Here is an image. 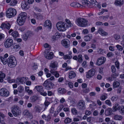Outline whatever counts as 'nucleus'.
Segmentation results:
<instances>
[{
  "label": "nucleus",
  "mask_w": 124,
  "mask_h": 124,
  "mask_svg": "<svg viewBox=\"0 0 124 124\" xmlns=\"http://www.w3.org/2000/svg\"><path fill=\"white\" fill-rule=\"evenodd\" d=\"M27 18V14L25 12H22L19 14L17 19V21L19 25H23Z\"/></svg>",
  "instance_id": "obj_1"
},
{
  "label": "nucleus",
  "mask_w": 124,
  "mask_h": 124,
  "mask_svg": "<svg viewBox=\"0 0 124 124\" xmlns=\"http://www.w3.org/2000/svg\"><path fill=\"white\" fill-rule=\"evenodd\" d=\"M8 66L10 67H14L17 64V62L15 58L12 55H11L8 57Z\"/></svg>",
  "instance_id": "obj_2"
},
{
  "label": "nucleus",
  "mask_w": 124,
  "mask_h": 124,
  "mask_svg": "<svg viewBox=\"0 0 124 124\" xmlns=\"http://www.w3.org/2000/svg\"><path fill=\"white\" fill-rule=\"evenodd\" d=\"M88 21L83 18H79L77 21V25L82 27H86L88 24Z\"/></svg>",
  "instance_id": "obj_3"
},
{
  "label": "nucleus",
  "mask_w": 124,
  "mask_h": 124,
  "mask_svg": "<svg viewBox=\"0 0 124 124\" xmlns=\"http://www.w3.org/2000/svg\"><path fill=\"white\" fill-rule=\"evenodd\" d=\"M16 14V11L14 8H9L7 10L6 14L7 17L10 18L15 16Z\"/></svg>",
  "instance_id": "obj_4"
},
{
  "label": "nucleus",
  "mask_w": 124,
  "mask_h": 124,
  "mask_svg": "<svg viewBox=\"0 0 124 124\" xmlns=\"http://www.w3.org/2000/svg\"><path fill=\"white\" fill-rule=\"evenodd\" d=\"M11 111L15 117L18 116L21 113V111L19 108L16 105H14L12 107Z\"/></svg>",
  "instance_id": "obj_5"
},
{
  "label": "nucleus",
  "mask_w": 124,
  "mask_h": 124,
  "mask_svg": "<svg viewBox=\"0 0 124 124\" xmlns=\"http://www.w3.org/2000/svg\"><path fill=\"white\" fill-rule=\"evenodd\" d=\"M54 79V76H51L49 79L46 80L43 83L44 86L46 88L47 90H50L52 86V84L50 81L51 80H53Z\"/></svg>",
  "instance_id": "obj_6"
},
{
  "label": "nucleus",
  "mask_w": 124,
  "mask_h": 124,
  "mask_svg": "<svg viewBox=\"0 0 124 124\" xmlns=\"http://www.w3.org/2000/svg\"><path fill=\"white\" fill-rule=\"evenodd\" d=\"M67 24L62 22H58L56 24V26L59 30L64 31L66 30Z\"/></svg>",
  "instance_id": "obj_7"
},
{
  "label": "nucleus",
  "mask_w": 124,
  "mask_h": 124,
  "mask_svg": "<svg viewBox=\"0 0 124 124\" xmlns=\"http://www.w3.org/2000/svg\"><path fill=\"white\" fill-rule=\"evenodd\" d=\"M13 41L12 39L8 38L4 40V45L6 48H8L13 45Z\"/></svg>",
  "instance_id": "obj_8"
},
{
  "label": "nucleus",
  "mask_w": 124,
  "mask_h": 124,
  "mask_svg": "<svg viewBox=\"0 0 124 124\" xmlns=\"http://www.w3.org/2000/svg\"><path fill=\"white\" fill-rule=\"evenodd\" d=\"M9 93L8 90L5 88H2L0 89V95L1 96L7 97Z\"/></svg>",
  "instance_id": "obj_9"
},
{
  "label": "nucleus",
  "mask_w": 124,
  "mask_h": 124,
  "mask_svg": "<svg viewBox=\"0 0 124 124\" xmlns=\"http://www.w3.org/2000/svg\"><path fill=\"white\" fill-rule=\"evenodd\" d=\"M95 70L94 69H91L86 72V77L88 78H90L93 77L95 74Z\"/></svg>",
  "instance_id": "obj_10"
},
{
  "label": "nucleus",
  "mask_w": 124,
  "mask_h": 124,
  "mask_svg": "<svg viewBox=\"0 0 124 124\" xmlns=\"http://www.w3.org/2000/svg\"><path fill=\"white\" fill-rule=\"evenodd\" d=\"M106 58L104 57H101L98 58L96 63L98 66H100L104 63L106 61Z\"/></svg>",
  "instance_id": "obj_11"
},
{
  "label": "nucleus",
  "mask_w": 124,
  "mask_h": 124,
  "mask_svg": "<svg viewBox=\"0 0 124 124\" xmlns=\"http://www.w3.org/2000/svg\"><path fill=\"white\" fill-rule=\"evenodd\" d=\"M61 43L63 46L65 48H68L70 46V41L67 39H64L62 40Z\"/></svg>",
  "instance_id": "obj_12"
},
{
  "label": "nucleus",
  "mask_w": 124,
  "mask_h": 124,
  "mask_svg": "<svg viewBox=\"0 0 124 124\" xmlns=\"http://www.w3.org/2000/svg\"><path fill=\"white\" fill-rule=\"evenodd\" d=\"M21 6L23 9H27L30 8V5L28 4L27 1L23 0L21 4Z\"/></svg>",
  "instance_id": "obj_13"
},
{
  "label": "nucleus",
  "mask_w": 124,
  "mask_h": 124,
  "mask_svg": "<svg viewBox=\"0 0 124 124\" xmlns=\"http://www.w3.org/2000/svg\"><path fill=\"white\" fill-rule=\"evenodd\" d=\"M78 106L80 109L83 110L85 108V102L83 100L79 101L78 103Z\"/></svg>",
  "instance_id": "obj_14"
},
{
  "label": "nucleus",
  "mask_w": 124,
  "mask_h": 124,
  "mask_svg": "<svg viewBox=\"0 0 124 124\" xmlns=\"http://www.w3.org/2000/svg\"><path fill=\"white\" fill-rule=\"evenodd\" d=\"M11 26V24L9 23H2L0 26V28L2 29H7L8 30L10 29Z\"/></svg>",
  "instance_id": "obj_15"
},
{
  "label": "nucleus",
  "mask_w": 124,
  "mask_h": 124,
  "mask_svg": "<svg viewBox=\"0 0 124 124\" xmlns=\"http://www.w3.org/2000/svg\"><path fill=\"white\" fill-rule=\"evenodd\" d=\"M28 79V78L26 77L18 78L17 79V83L19 84H23L26 82Z\"/></svg>",
  "instance_id": "obj_16"
},
{
  "label": "nucleus",
  "mask_w": 124,
  "mask_h": 124,
  "mask_svg": "<svg viewBox=\"0 0 124 124\" xmlns=\"http://www.w3.org/2000/svg\"><path fill=\"white\" fill-rule=\"evenodd\" d=\"M33 35V34L31 32H27L23 35L22 37L23 40H26L28 38H30Z\"/></svg>",
  "instance_id": "obj_17"
},
{
  "label": "nucleus",
  "mask_w": 124,
  "mask_h": 124,
  "mask_svg": "<svg viewBox=\"0 0 124 124\" xmlns=\"http://www.w3.org/2000/svg\"><path fill=\"white\" fill-rule=\"evenodd\" d=\"M44 26L47 27L48 29H51L52 27V24L50 21L49 20H46L44 23Z\"/></svg>",
  "instance_id": "obj_18"
},
{
  "label": "nucleus",
  "mask_w": 124,
  "mask_h": 124,
  "mask_svg": "<svg viewBox=\"0 0 124 124\" xmlns=\"http://www.w3.org/2000/svg\"><path fill=\"white\" fill-rule=\"evenodd\" d=\"M14 30L12 29H10L9 31L8 32L9 34H10V33L12 32L11 34L12 36L14 38H16L18 37L19 34L17 31H13Z\"/></svg>",
  "instance_id": "obj_19"
},
{
  "label": "nucleus",
  "mask_w": 124,
  "mask_h": 124,
  "mask_svg": "<svg viewBox=\"0 0 124 124\" xmlns=\"http://www.w3.org/2000/svg\"><path fill=\"white\" fill-rule=\"evenodd\" d=\"M50 67L52 69L56 70L58 67V63L55 61H52L50 63Z\"/></svg>",
  "instance_id": "obj_20"
},
{
  "label": "nucleus",
  "mask_w": 124,
  "mask_h": 124,
  "mask_svg": "<svg viewBox=\"0 0 124 124\" xmlns=\"http://www.w3.org/2000/svg\"><path fill=\"white\" fill-rule=\"evenodd\" d=\"M105 121L107 123L103 122L102 124H116L114 121H111L110 118L108 117H106L105 119Z\"/></svg>",
  "instance_id": "obj_21"
},
{
  "label": "nucleus",
  "mask_w": 124,
  "mask_h": 124,
  "mask_svg": "<svg viewBox=\"0 0 124 124\" xmlns=\"http://www.w3.org/2000/svg\"><path fill=\"white\" fill-rule=\"evenodd\" d=\"M4 56L0 57V59L4 64H6L8 63V61L5 58L7 57L8 56V55H4Z\"/></svg>",
  "instance_id": "obj_22"
},
{
  "label": "nucleus",
  "mask_w": 124,
  "mask_h": 124,
  "mask_svg": "<svg viewBox=\"0 0 124 124\" xmlns=\"http://www.w3.org/2000/svg\"><path fill=\"white\" fill-rule=\"evenodd\" d=\"M23 113L24 116H26L27 118H31L32 117V114L27 110H25L23 112Z\"/></svg>",
  "instance_id": "obj_23"
},
{
  "label": "nucleus",
  "mask_w": 124,
  "mask_h": 124,
  "mask_svg": "<svg viewBox=\"0 0 124 124\" xmlns=\"http://www.w3.org/2000/svg\"><path fill=\"white\" fill-rule=\"evenodd\" d=\"M82 3L83 6L91 7L90 5V2L86 0H84L82 1Z\"/></svg>",
  "instance_id": "obj_24"
},
{
  "label": "nucleus",
  "mask_w": 124,
  "mask_h": 124,
  "mask_svg": "<svg viewBox=\"0 0 124 124\" xmlns=\"http://www.w3.org/2000/svg\"><path fill=\"white\" fill-rule=\"evenodd\" d=\"M113 111L112 109L111 108H108L106 110L105 112V114L107 116H108L110 115Z\"/></svg>",
  "instance_id": "obj_25"
},
{
  "label": "nucleus",
  "mask_w": 124,
  "mask_h": 124,
  "mask_svg": "<svg viewBox=\"0 0 124 124\" xmlns=\"http://www.w3.org/2000/svg\"><path fill=\"white\" fill-rule=\"evenodd\" d=\"M36 18L39 20H41L44 19V16L42 14L40 13H37L35 15Z\"/></svg>",
  "instance_id": "obj_26"
},
{
  "label": "nucleus",
  "mask_w": 124,
  "mask_h": 124,
  "mask_svg": "<svg viewBox=\"0 0 124 124\" xmlns=\"http://www.w3.org/2000/svg\"><path fill=\"white\" fill-rule=\"evenodd\" d=\"M73 59L74 60H77V59H78V62H79L80 63L82 61L81 55H78V57L77 56L75 55L73 57Z\"/></svg>",
  "instance_id": "obj_27"
},
{
  "label": "nucleus",
  "mask_w": 124,
  "mask_h": 124,
  "mask_svg": "<svg viewBox=\"0 0 124 124\" xmlns=\"http://www.w3.org/2000/svg\"><path fill=\"white\" fill-rule=\"evenodd\" d=\"M98 31L100 34L102 36H106L108 35V33L105 32L101 28H99L98 30Z\"/></svg>",
  "instance_id": "obj_28"
},
{
  "label": "nucleus",
  "mask_w": 124,
  "mask_h": 124,
  "mask_svg": "<svg viewBox=\"0 0 124 124\" xmlns=\"http://www.w3.org/2000/svg\"><path fill=\"white\" fill-rule=\"evenodd\" d=\"M92 35L91 34H89L85 36L84 38V39L85 41H89L92 38Z\"/></svg>",
  "instance_id": "obj_29"
},
{
  "label": "nucleus",
  "mask_w": 124,
  "mask_h": 124,
  "mask_svg": "<svg viewBox=\"0 0 124 124\" xmlns=\"http://www.w3.org/2000/svg\"><path fill=\"white\" fill-rule=\"evenodd\" d=\"M6 76V74L2 71H0V83H2L4 81L3 79Z\"/></svg>",
  "instance_id": "obj_30"
},
{
  "label": "nucleus",
  "mask_w": 124,
  "mask_h": 124,
  "mask_svg": "<svg viewBox=\"0 0 124 124\" xmlns=\"http://www.w3.org/2000/svg\"><path fill=\"white\" fill-rule=\"evenodd\" d=\"M123 0H116L115 2V4L117 6H121L124 4Z\"/></svg>",
  "instance_id": "obj_31"
},
{
  "label": "nucleus",
  "mask_w": 124,
  "mask_h": 124,
  "mask_svg": "<svg viewBox=\"0 0 124 124\" xmlns=\"http://www.w3.org/2000/svg\"><path fill=\"white\" fill-rule=\"evenodd\" d=\"M123 118L122 116L120 115L116 114L114 116V119L116 120L120 121Z\"/></svg>",
  "instance_id": "obj_32"
},
{
  "label": "nucleus",
  "mask_w": 124,
  "mask_h": 124,
  "mask_svg": "<svg viewBox=\"0 0 124 124\" xmlns=\"http://www.w3.org/2000/svg\"><path fill=\"white\" fill-rule=\"evenodd\" d=\"M7 80L8 82L10 83H17V79L15 80L14 79H11V77L9 76H7Z\"/></svg>",
  "instance_id": "obj_33"
},
{
  "label": "nucleus",
  "mask_w": 124,
  "mask_h": 124,
  "mask_svg": "<svg viewBox=\"0 0 124 124\" xmlns=\"http://www.w3.org/2000/svg\"><path fill=\"white\" fill-rule=\"evenodd\" d=\"M76 76L75 73L73 71H70L69 74V78L70 79H71L75 77Z\"/></svg>",
  "instance_id": "obj_34"
},
{
  "label": "nucleus",
  "mask_w": 124,
  "mask_h": 124,
  "mask_svg": "<svg viewBox=\"0 0 124 124\" xmlns=\"http://www.w3.org/2000/svg\"><path fill=\"white\" fill-rule=\"evenodd\" d=\"M43 106L42 105L39 106L37 105L34 108V109L37 111L39 112L40 111L42 110L43 108Z\"/></svg>",
  "instance_id": "obj_35"
},
{
  "label": "nucleus",
  "mask_w": 124,
  "mask_h": 124,
  "mask_svg": "<svg viewBox=\"0 0 124 124\" xmlns=\"http://www.w3.org/2000/svg\"><path fill=\"white\" fill-rule=\"evenodd\" d=\"M50 71L51 73L54 75L56 78H58L59 77V74L57 71H54L53 70H51Z\"/></svg>",
  "instance_id": "obj_36"
},
{
  "label": "nucleus",
  "mask_w": 124,
  "mask_h": 124,
  "mask_svg": "<svg viewBox=\"0 0 124 124\" xmlns=\"http://www.w3.org/2000/svg\"><path fill=\"white\" fill-rule=\"evenodd\" d=\"M120 106L118 104H115V105L113 106L112 108L114 111H116L117 110H119Z\"/></svg>",
  "instance_id": "obj_37"
},
{
  "label": "nucleus",
  "mask_w": 124,
  "mask_h": 124,
  "mask_svg": "<svg viewBox=\"0 0 124 124\" xmlns=\"http://www.w3.org/2000/svg\"><path fill=\"white\" fill-rule=\"evenodd\" d=\"M35 89H36L38 92H41L43 91V88L41 86H37L35 87Z\"/></svg>",
  "instance_id": "obj_38"
},
{
  "label": "nucleus",
  "mask_w": 124,
  "mask_h": 124,
  "mask_svg": "<svg viewBox=\"0 0 124 124\" xmlns=\"http://www.w3.org/2000/svg\"><path fill=\"white\" fill-rule=\"evenodd\" d=\"M119 75L118 74L114 73L112 77L107 78V79L108 80H113L114 78H116Z\"/></svg>",
  "instance_id": "obj_39"
},
{
  "label": "nucleus",
  "mask_w": 124,
  "mask_h": 124,
  "mask_svg": "<svg viewBox=\"0 0 124 124\" xmlns=\"http://www.w3.org/2000/svg\"><path fill=\"white\" fill-rule=\"evenodd\" d=\"M108 95L107 93H104L101 95L100 97V99L102 101H104L106 100L108 96Z\"/></svg>",
  "instance_id": "obj_40"
},
{
  "label": "nucleus",
  "mask_w": 124,
  "mask_h": 124,
  "mask_svg": "<svg viewBox=\"0 0 124 124\" xmlns=\"http://www.w3.org/2000/svg\"><path fill=\"white\" fill-rule=\"evenodd\" d=\"M98 2L96 0H91V2H90V5L91 4V5L93 6L96 7L97 4Z\"/></svg>",
  "instance_id": "obj_41"
},
{
  "label": "nucleus",
  "mask_w": 124,
  "mask_h": 124,
  "mask_svg": "<svg viewBox=\"0 0 124 124\" xmlns=\"http://www.w3.org/2000/svg\"><path fill=\"white\" fill-rule=\"evenodd\" d=\"M120 83L118 82L115 81L113 85V88H115L118 87Z\"/></svg>",
  "instance_id": "obj_42"
},
{
  "label": "nucleus",
  "mask_w": 124,
  "mask_h": 124,
  "mask_svg": "<svg viewBox=\"0 0 124 124\" xmlns=\"http://www.w3.org/2000/svg\"><path fill=\"white\" fill-rule=\"evenodd\" d=\"M58 93L60 94H63L65 93L66 90L64 88H60L58 89Z\"/></svg>",
  "instance_id": "obj_43"
},
{
  "label": "nucleus",
  "mask_w": 124,
  "mask_h": 124,
  "mask_svg": "<svg viewBox=\"0 0 124 124\" xmlns=\"http://www.w3.org/2000/svg\"><path fill=\"white\" fill-rule=\"evenodd\" d=\"M94 120V119L93 117H89L87 119V120L88 122L90 123H92L93 122Z\"/></svg>",
  "instance_id": "obj_44"
},
{
  "label": "nucleus",
  "mask_w": 124,
  "mask_h": 124,
  "mask_svg": "<svg viewBox=\"0 0 124 124\" xmlns=\"http://www.w3.org/2000/svg\"><path fill=\"white\" fill-rule=\"evenodd\" d=\"M71 112L74 115H76L78 113L77 110L75 108H73L71 109Z\"/></svg>",
  "instance_id": "obj_45"
},
{
  "label": "nucleus",
  "mask_w": 124,
  "mask_h": 124,
  "mask_svg": "<svg viewBox=\"0 0 124 124\" xmlns=\"http://www.w3.org/2000/svg\"><path fill=\"white\" fill-rule=\"evenodd\" d=\"M49 49H46L43 53L44 54H54L52 52H50Z\"/></svg>",
  "instance_id": "obj_46"
},
{
  "label": "nucleus",
  "mask_w": 124,
  "mask_h": 124,
  "mask_svg": "<svg viewBox=\"0 0 124 124\" xmlns=\"http://www.w3.org/2000/svg\"><path fill=\"white\" fill-rule=\"evenodd\" d=\"M119 110L121 114L123 115H124V106H121Z\"/></svg>",
  "instance_id": "obj_47"
},
{
  "label": "nucleus",
  "mask_w": 124,
  "mask_h": 124,
  "mask_svg": "<svg viewBox=\"0 0 124 124\" xmlns=\"http://www.w3.org/2000/svg\"><path fill=\"white\" fill-rule=\"evenodd\" d=\"M24 89L22 85H20L17 88L18 91L20 93L22 92Z\"/></svg>",
  "instance_id": "obj_48"
},
{
  "label": "nucleus",
  "mask_w": 124,
  "mask_h": 124,
  "mask_svg": "<svg viewBox=\"0 0 124 124\" xmlns=\"http://www.w3.org/2000/svg\"><path fill=\"white\" fill-rule=\"evenodd\" d=\"M45 56L47 59H51L53 57L54 55H45Z\"/></svg>",
  "instance_id": "obj_49"
},
{
  "label": "nucleus",
  "mask_w": 124,
  "mask_h": 124,
  "mask_svg": "<svg viewBox=\"0 0 124 124\" xmlns=\"http://www.w3.org/2000/svg\"><path fill=\"white\" fill-rule=\"evenodd\" d=\"M71 119L67 117L65 119L64 122L65 124H67L71 122Z\"/></svg>",
  "instance_id": "obj_50"
},
{
  "label": "nucleus",
  "mask_w": 124,
  "mask_h": 124,
  "mask_svg": "<svg viewBox=\"0 0 124 124\" xmlns=\"http://www.w3.org/2000/svg\"><path fill=\"white\" fill-rule=\"evenodd\" d=\"M26 91L29 94H31L32 93V91L30 90L28 86H26L25 88Z\"/></svg>",
  "instance_id": "obj_51"
},
{
  "label": "nucleus",
  "mask_w": 124,
  "mask_h": 124,
  "mask_svg": "<svg viewBox=\"0 0 124 124\" xmlns=\"http://www.w3.org/2000/svg\"><path fill=\"white\" fill-rule=\"evenodd\" d=\"M44 46L45 48H47V49L50 50L51 48V46L47 43L45 44L44 45Z\"/></svg>",
  "instance_id": "obj_52"
},
{
  "label": "nucleus",
  "mask_w": 124,
  "mask_h": 124,
  "mask_svg": "<svg viewBox=\"0 0 124 124\" xmlns=\"http://www.w3.org/2000/svg\"><path fill=\"white\" fill-rule=\"evenodd\" d=\"M106 104L110 107L112 106L111 103V101L109 100H107L105 101Z\"/></svg>",
  "instance_id": "obj_53"
},
{
  "label": "nucleus",
  "mask_w": 124,
  "mask_h": 124,
  "mask_svg": "<svg viewBox=\"0 0 124 124\" xmlns=\"http://www.w3.org/2000/svg\"><path fill=\"white\" fill-rule=\"evenodd\" d=\"M17 3V1L16 0H12L10 4L11 5L14 6Z\"/></svg>",
  "instance_id": "obj_54"
},
{
  "label": "nucleus",
  "mask_w": 124,
  "mask_h": 124,
  "mask_svg": "<svg viewBox=\"0 0 124 124\" xmlns=\"http://www.w3.org/2000/svg\"><path fill=\"white\" fill-rule=\"evenodd\" d=\"M72 57L71 55H65L64 56V59H70Z\"/></svg>",
  "instance_id": "obj_55"
},
{
  "label": "nucleus",
  "mask_w": 124,
  "mask_h": 124,
  "mask_svg": "<svg viewBox=\"0 0 124 124\" xmlns=\"http://www.w3.org/2000/svg\"><path fill=\"white\" fill-rule=\"evenodd\" d=\"M114 37L116 40H118L120 38V36L118 34H115L114 36Z\"/></svg>",
  "instance_id": "obj_56"
},
{
  "label": "nucleus",
  "mask_w": 124,
  "mask_h": 124,
  "mask_svg": "<svg viewBox=\"0 0 124 124\" xmlns=\"http://www.w3.org/2000/svg\"><path fill=\"white\" fill-rule=\"evenodd\" d=\"M55 35L56 38L57 39L60 38V37L61 36V35L58 32H56L55 34Z\"/></svg>",
  "instance_id": "obj_57"
},
{
  "label": "nucleus",
  "mask_w": 124,
  "mask_h": 124,
  "mask_svg": "<svg viewBox=\"0 0 124 124\" xmlns=\"http://www.w3.org/2000/svg\"><path fill=\"white\" fill-rule=\"evenodd\" d=\"M63 107V105H60L57 108V110L59 112H60L61 110H62Z\"/></svg>",
  "instance_id": "obj_58"
},
{
  "label": "nucleus",
  "mask_w": 124,
  "mask_h": 124,
  "mask_svg": "<svg viewBox=\"0 0 124 124\" xmlns=\"http://www.w3.org/2000/svg\"><path fill=\"white\" fill-rule=\"evenodd\" d=\"M116 47L118 50L120 51H122L123 49V47L119 45H117L116 46Z\"/></svg>",
  "instance_id": "obj_59"
},
{
  "label": "nucleus",
  "mask_w": 124,
  "mask_h": 124,
  "mask_svg": "<svg viewBox=\"0 0 124 124\" xmlns=\"http://www.w3.org/2000/svg\"><path fill=\"white\" fill-rule=\"evenodd\" d=\"M98 52L100 53V54H106L105 50L103 49H100L98 51Z\"/></svg>",
  "instance_id": "obj_60"
},
{
  "label": "nucleus",
  "mask_w": 124,
  "mask_h": 124,
  "mask_svg": "<svg viewBox=\"0 0 124 124\" xmlns=\"http://www.w3.org/2000/svg\"><path fill=\"white\" fill-rule=\"evenodd\" d=\"M5 37L4 34L2 33H0V41L2 40V39H4Z\"/></svg>",
  "instance_id": "obj_61"
},
{
  "label": "nucleus",
  "mask_w": 124,
  "mask_h": 124,
  "mask_svg": "<svg viewBox=\"0 0 124 124\" xmlns=\"http://www.w3.org/2000/svg\"><path fill=\"white\" fill-rule=\"evenodd\" d=\"M18 124H30V123L27 121H24V122H19Z\"/></svg>",
  "instance_id": "obj_62"
},
{
  "label": "nucleus",
  "mask_w": 124,
  "mask_h": 124,
  "mask_svg": "<svg viewBox=\"0 0 124 124\" xmlns=\"http://www.w3.org/2000/svg\"><path fill=\"white\" fill-rule=\"evenodd\" d=\"M77 2H74L71 3L70 6L73 7H76V5Z\"/></svg>",
  "instance_id": "obj_63"
},
{
  "label": "nucleus",
  "mask_w": 124,
  "mask_h": 124,
  "mask_svg": "<svg viewBox=\"0 0 124 124\" xmlns=\"http://www.w3.org/2000/svg\"><path fill=\"white\" fill-rule=\"evenodd\" d=\"M68 85L70 88H73V84L72 82H69L68 83Z\"/></svg>",
  "instance_id": "obj_64"
}]
</instances>
